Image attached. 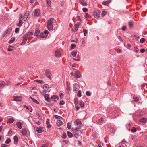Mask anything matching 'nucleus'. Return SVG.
<instances>
[{"label":"nucleus","mask_w":147,"mask_h":147,"mask_svg":"<svg viewBox=\"0 0 147 147\" xmlns=\"http://www.w3.org/2000/svg\"><path fill=\"white\" fill-rule=\"evenodd\" d=\"M54 117L56 119H62V118L60 116L57 115H54Z\"/></svg>","instance_id":"nucleus-40"},{"label":"nucleus","mask_w":147,"mask_h":147,"mask_svg":"<svg viewBox=\"0 0 147 147\" xmlns=\"http://www.w3.org/2000/svg\"><path fill=\"white\" fill-rule=\"evenodd\" d=\"M19 28H16L15 30V32L16 33H18L19 32Z\"/></svg>","instance_id":"nucleus-63"},{"label":"nucleus","mask_w":147,"mask_h":147,"mask_svg":"<svg viewBox=\"0 0 147 147\" xmlns=\"http://www.w3.org/2000/svg\"><path fill=\"white\" fill-rule=\"evenodd\" d=\"M46 124L48 128H50L51 127V126L49 122V120L48 119H46Z\"/></svg>","instance_id":"nucleus-25"},{"label":"nucleus","mask_w":147,"mask_h":147,"mask_svg":"<svg viewBox=\"0 0 147 147\" xmlns=\"http://www.w3.org/2000/svg\"><path fill=\"white\" fill-rule=\"evenodd\" d=\"M74 103L75 105H78V98H74Z\"/></svg>","instance_id":"nucleus-39"},{"label":"nucleus","mask_w":147,"mask_h":147,"mask_svg":"<svg viewBox=\"0 0 147 147\" xmlns=\"http://www.w3.org/2000/svg\"><path fill=\"white\" fill-rule=\"evenodd\" d=\"M102 4L104 5L108 6L109 3L105 1L103 2L102 3Z\"/></svg>","instance_id":"nucleus-62"},{"label":"nucleus","mask_w":147,"mask_h":147,"mask_svg":"<svg viewBox=\"0 0 147 147\" xmlns=\"http://www.w3.org/2000/svg\"><path fill=\"white\" fill-rule=\"evenodd\" d=\"M74 76L76 79L80 78L81 77V75L79 71L76 72L74 74Z\"/></svg>","instance_id":"nucleus-15"},{"label":"nucleus","mask_w":147,"mask_h":147,"mask_svg":"<svg viewBox=\"0 0 147 147\" xmlns=\"http://www.w3.org/2000/svg\"><path fill=\"white\" fill-rule=\"evenodd\" d=\"M80 88V86L78 84L75 83L73 86V91L75 92H77L78 90Z\"/></svg>","instance_id":"nucleus-4"},{"label":"nucleus","mask_w":147,"mask_h":147,"mask_svg":"<svg viewBox=\"0 0 147 147\" xmlns=\"http://www.w3.org/2000/svg\"><path fill=\"white\" fill-rule=\"evenodd\" d=\"M85 17L86 18H92L91 16L89 15L88 13H86V15L85 16Z\"/></svg>","instance_id":"nucleus-50"},{"label":"nucleus","mask_w":147,"mask_h":147,"mask_svg":"<svg viewBox=\"0 0 147 147\" xmlns=\"http://www.w3.org/2000/svg\"><path fill=\"white\" fill-rule=\"evenodd\" d=\"M43 88L44 89H48L50 88V87L47 84H45L43 86Z\"/></svg>","instance_id":"nucleus-37"},{"label":"nucleus","mask_w":147,"mask_h":147,"mask_svg":"<svg viewBox=\"0 0 147 147\" xmlns=\"http://www.w3.org/2000/svg\"><path fill=\"white\" fill-rule=\"evenodd\" d=\"M21 133L22 135L26 136L27 135V131L26 129H23L22 130Z\"/></svg>","instance_id":"nucleus-21"},{"label":"nucleus","mask_w":147,"mask_h":147,"mask_svg":"<svg viewBox=\"0 0 147 147\" xmlns=\"http://www.w3.org/2000/svg\"><path fill=\"white\" fill-rule=\"evenodd\" d=\"M100 12L99 10H95L93 13L94 17L96 18H98L100 17Z\"/></svg>","instance_id":"nucleus-2"},{"label":"nucleus","mask_w":147,"mask_h":147,"mask_svg":"<svg viewBox=\"0 0 147 147\" xmlns=\"http://www.w3.org/2000/svg\"><path fill=\"white\" fill-rule=\"evenodd\" d=\"M59 97L57 95H53L51 97V99H53V100L55 102H57V100H55L57 99L58 100L59 99Z\"/></svg>","instance_id":"nucleus-18"},{"label":"nucleus","mask_w":147,"mask_h":147,"mask_svg":"<svg viewBox=\"0 0 147 147\" xmlns=\"http://www.w3.org/2000/svg\"><path fill=\"white\" fill-rule=\"evenodd\" d=\"M66 89L68 92H69L71 90V88L69 85H67L66 87Z\"/></svg>","instance_id":"nucleus-45"},{"label":"nucleus","mask_w":147,"mask_h":147,"mask_svg":"<svg viewBox=\"0 0 147 147\" xmlns=\"http://www.w3.org/2000/svg\"><path fill=\"white\" fill-rule=\"evenodd\" d=\"M40 32L39 29L38 28H36L35 30V32L34 35L36 36H37L40 33Z\"/></svg>","instance_id":"nucleus-19"},{"label":"nucleus","mask_w":147,"mask_h":147,"mask_svg":"<svg viewBox=\"0 0 147 147\" xmlns=\"http://www.w3.org/2000/svg\"><path fill=\"white\" fill-rule=\"evenodd\" d=\"M145 41V39L144 38H142L140 39V42L141 43H142L144 42Z\"/></svg>","instance_id":"nucleus-47"},{"label":"nucleus","mask_w":147,"mask_h":147,"mask_svg":"<svg viewBox=\"0 0 147 147\" xmlns=\"http://www.w3.org/2000/svg\"><path fill=\"white\" fill-rule=\"evenodd\" d=\"M67 134L68 136L70 138H72L73 136L72 134L70 131H67Z\"/></svg>","instance_id":"nucleus-35"},{"label":"nucleus","mask_w":147,"mask_h":147,"mask_svg":"<svg viewBox=\"0 0 147 147\" xmlns=\"http://www.w3.org/2000/svg\"><path fill=\"white\" fill-rule=\"evenodd\" d=\"M78 104L82 109L84 108V103L81 100L79 101Z\"/></svg>","instance_id":"nucleus-22"},{"label":"nucleus","mask_w":147,"mask_h":147,"mask_svg":"<svg viewBox=\"0 0 147 147\" xmlns=\"http://www.w3.org/2000/svg\"><path fill=\"white\" fill-rule=\"evenodd\" d=\"M98 121L99 122H100V123H103L104 121L103 117H101V118L98 120Z\"/></svg>","instance_id":"nucleus-60"},{"label":"nucleus","mask_w":147,"mask_h":147,"mask_svg":"<svg viewBox=\"0 0 147 147\" xmlns=\"http://www.w3.org/2000/svg\"><path fill=\"white\" fill-rule=\"evenodd\" d=\"M61 53L59 51H56L55 52V55L57 57H59L61 55Z\"/></svg>","instance_id":"nucleus-28"},{"label":"nucleus","mask_w":147,"mask_h":147,"mask_svg":"<svg viewBox=\"0 0 147 147\" xmlns=\"http://www.w3.org/2000/svg\"><path fill=\"white\" fill-rule=\"evenodd\" d=\"M36 115L37 116V117H38V119L39 120H41L42 119V117L41 116L40 114L39 113H36Z\"/></svg>","instance_id":"nucleus-36"},{"label":"nucleus","mask_w":147,"mask_h":147,"mask_svg":"<svg viewBox=\"0 0 147 147\" xmlns=\"http://www.w3.org/2000/svg\"><path fill=\"white\" fill-rule=\"evenodd\" d=\"M76 47V46L75 44H71V46L70 47V49H74V48Z\"/></svg>","instance_id":"nucleus-41"},{"label":"nucleus","mask_w":147,"mask_h":147,"mask_svg":"<svg viewBox=\"0 0 147 147\" xmlns=\"http://www.w3.org/2000/svg\"><path fill=\"white\" fill-rule=\"evenodd\" d=\"M128 24L129 27L130 28H132L133 26V21H130L128 23Z\"/></svg>","instance_id":"nucleus-27"},{"label":"nucleus","mask_w":147,"mask_h":147,"mask_svg":"<svg viewBox=\"0 0 147 147\" xmlns=\"http://www.w3.org/2000/svg\"><path fill=\"white\" fill-rule=\"evenodd\" d=\"M9 83V81H6V82H5L3 81L0 80V88L3 87L5 85H8Z\"/></svg>","instance_id":"nucleus-6"},{"label":"nucleus","mask_w":147,"mask_h":147,"mask_svg":"<svg viewBox=\"0 0 147 147\" xmlns=\"http://www.w3.org/2000/svg\"><path fill=\"white\" fill-rule=\"evenodd\" d=\"M56 124L58 126H60L62 125L63 122L59 120L57 121Z\"/></svg>","instance_id":"nucleus-24"},{"label":"nucleus","mask_w":147,"mask_h":147,"mask_svg":"<svg viewBox=\"0 0 147 147\" xmlns=\"http://www.w3.org/2000/svg\"><path fill=\"white\" fill-rule=\"evenodd\" d=\"M75 124L76 125L79 126V127H80L82 126L81 121L79 119H77L75 121Z\"/></svg>","instance_id":"nucleus-17"},{"label":"nucleus","mask_w":147,"mask_h":147,"mask_svg":"<svg viewBox=\"0 0 147 147\" xmlns=\"http://www.w3.org/2000/svg\"><path fill=\"white\" fill-rule=\"evenodd\" d=\"M134 51L136 53H137L139 51L138 48V47H134Z\"/></svg>","instance_id":"nucleus-48"},{"label":"nucleus","mask_w":147,"mask_h":147,"mask_svg":"<svg viewBox=\"0 0 147 147\" xmlns=\"http://www.w3.org/2000/svg\"><path fill=\"white\" fill-rule=\"evenodd\" d=\"M22 15H21L20 16V18H19V22H18V24H16V26H18V27H21L22 26V24L23 23V22L22 21V20L21 19V18L22 17Z\"/></svg>","instance_id":"nucleus-11"},{"label":"nucleus","mask_w":147,"mask_h":147,"mask_svg":"<svg viewBox=\"0 0 147 147\" xmlns=\"http://www.w3.org/2000/svg\"><path fill=\"white\" fill-rule=\"evenodd\" d=\"M32 101L34 102L35 103L37 104H39V102H38L34 98L33 100H32Z\"/></svg>","instance_id":"nucleus-61"},{"label":"nucleus","mask_w":147,"mask_h":147,"mask_svg":"<svg viewBox=\"0 0 147 147\" xmlns=\"http://www.w3.org/2000/svg\"><path fill=\"white\" fill-rule=\"evenodd\" d=\"M40 14V11L38 9H35L34 11V15L36 16H39Z\"/></svg>","instance_id":"nucleus-9"},{"label":"nucleus","mask_w":147,"mask_h":147,"mask_svg":"<svg viewBox=\"0 0 147 147\" xmlns=\"http://www.w3.org/2000/svg\"><path fill=\"white\" fill-rule=\"evenodd\" d=\"M83 32L84 33V36H86L88 33V31L86 29H84L83 30Z\"/></svg>","instance_id":"nucleus-46"},{"label":"nucleus","mask_w":147,"mask_h":147,"mask_svg":"<svg viewBox=\"0 0 147 147\" xmlns=\"http://www.w3.org/2000/svg\"><path fill=\"white\" fill-rule=\"evenodd\" d=\"M45 75L46 76V77L50 79L51 80V73L50 69H46L45 71Z\"/></svg>","instance_id":"nucleus-3"},{"label":"nucleus","mask_w":147,"mask_h":147,"mask_svg":"<svg viewBox=\"0 0 147 147\" xmlns=\"http://www.w3.org/2000/svg\"><path fill=\"white\" fill-rule=\"evenodd\" d=\"M67 127L68 129H71V123H68L67 124Z\"/></svg>","instance_id":"nucleus-51"},{"label":"nucleus","mask_w":147,"mask_h":147,"mask_svg":"<svg viewBox=\"0 0 147 147\" xmlns=\"http://www.w3.org/2000/svg\"><path fill=\"white\" fill-rule=\"evenodd\" d=\"M79 2L83 6H86L87 5V3L86 1L84 0H79Z\"/></svg>","instance_id":"nucleus-13"},{"label":"nucleus","mask_w":147,"mask_h":147,"mask_svg":"<svg viewBox=\"0 0 147 147\" xmlns=\"http://www.w3.org/2000/svg\"><path fill=\"white\" fill-rule=\"evenodd\" d=\"M11 142V140L10 139L8 138L5 141V143L6 144H8Z\"/></svg>","instance_id":"nucleus-44"},{"label":"nucleus","mask_w":147,"mask_h":147,"mask_svg":"<svg viewBox=\"0 0 147 147\" xmlns=\"http://www.w3.org/2000/svg\"><path fill=\"white\" fill-rule=\"evenodd\" d=\"M27 39V37L26 36V35H24L23 37L22 42L21 43V45H24L25 44L26 42Z\"/></svg>","instance_id":"nucleus-8"},{"label":"nucleus","mask_w":147,"mask_h":147,"mask_svg":"<svg viewBox=\"0 0 147 147\" xmlns=\"http://www.w3.org/2000/svg\"><path fill=\"white\" fill-rule=\"evenodd\" d=\"M133 99L135 101L138 102L139 100V99L138 97H134Z\"/></svg>","instance_id":"nucleus-53"},{"label":"nucleus","mask_w":147,"mask_h":147,"mask_svg":"<svg viewBox=\"0 0 147 147\" xmlns=\"http://www.w3.org/2000/svg\"><path fill=\"white\" fill-rule=\"evenodd\" d=\"M41 128V127H36V132L39 133H41L42 132H43L44 131L42 130Z\"/></svg>","instance_id":"nucleus-23"},{"label":"nucleus","mask_w":147,"mask_h":147,"mask_svg":"<svg viewBox=\"0 0 147 147\" xmlns=\"http://www.w3.org/2000/svg\"><path fill=\"white\" fill-rule=\"evenodd\" d=\"M14 121V120L13 118H11L9 119L7 121V123H13Z\"/></svg>","instance_id":"nucleus-31"},{"label":"nucleus","mask_w":147,"mask_h":147,"mask_svg":"<svg viewBox=\"0 0 147 147\" xmlns=\"http://www.w3.org/2000/svg\"><path fill=\"white\" fill-rule=\"evenodd\" d=\"M81 24V23L80 22V23H79L78 24H75V28H74L75 30L73 28H72V31L73 32H76L78 30V28L80 26Z\"/></svg>","instance_id":"nucleus-12"},{"label":"nucleus","mask_w":147,"mask_h":147,"mask_svg":"<svg viewBox=\"0 0 147 147\" xmlns=\"http://www.w3.org/2000/svg\"><path fill=\"white\" fill-rule=\"evenodd\" d=\"M46 2L48 4V5H49V6L50 7L51 6V1L50 0H46Z\"/></svg>","instance_id":"nucleus-42"},{"label":"nucleus","mask_w":147,"mask_h":147,"mask_svg":"<svg viewBox=\"0 0 147 147\" xmlns=\"http://www.w3.org/2000/svg\"><path fill=\"white\" fill-rule=\"evenodd\" d=\"M83 12H86L88 11V9L86 8H84L82 9Z\"/></svg>","instance_id":"nucleus-58"},{"label":"nucleus","mask_w":147,"mask_h":147,"mask_svg":"<svg viewBox=\"0 0 147 147\" xmlns=\"http://www.w3.org/2000/svg\"><path fill=\"white\" fill-rule=\"evenodd\" d=\"M44 97L45 100L47 101L48 102H51V100L49 98V96L48 94H45L44 96Z\"/></svg>","instance_id":"nucleus-14"},{"label":"nucleus","mask_w":147,"mask_h":147,"mask_svg":"<svg viewBox=\"0 0 147 147\" xmlns=\"http://www.w3.org/2000/svg\"><path fill=\"white\" fill-rule=\"evenodd\" d=\"M115 129L113 127H111L110 128V131L111 133H113L115 131Z\"/></svg>","instance_id":"nucleus-55"},{"label":"nucleus","mask_w":147,"mask_h":147,"mask_svg":"<svg viewBox=\"0 0 147 147\" xmlns=\"http://www.w3.org/2000/svg\"><path fill=\"white\" fill-rule=\"evenodd\" d=\"M86 94L88 96H90L91 95V93L90 92L87 91L86 92Z\"/></svg>","instance_id":"nucleus-57"},{"label":"nucleus","mask_w":147,"mask_h":147,"mask_svg":"<svg viewBox=\"0 0 147 147\" xmlns=\"http://www.w3.org/2000/svg\"><path fill=\"white\" fill-rule=\"evenodd\" d=\"M114 49L117 53H119L122 51L121 49Z\"/></svg>","instance_id":"nucleus-52"},{"label":"nucleus","mask_w":147,"mask_h":147,"mask_svg":"<svg viewBox=\"0 0 147 147\" xmlns=\"http://www.w3.org/2000/svg\"><path fill=\"white\" fill-rule=\"evenodd\" d=\"M77 95L80 97L81 96V91L80 90H78V92Z\"/></svg>","instance_id":"nucleus-49"},{"label":"nucleus","mask_w":147,"mask_h":147,"mask_svg":"<svg viewBox=\"0 0 147 147\" xmlns=\"http://www.w3.org/2000/svg\"><path fill=\"white\" fill-rule=\"evenodd\" d=\"M29 13L30 12L29 11H27L25 12L24 15L23 17L22 20L24 21H25L26 20L27 18L29 15Z\"/></svg>","instance_id":"nucleus-7"},{"label":"nucleus","mask_w":147,"mask_h":147,"mask_svg":"<svg viewBox=\"0 0 147 147\" xmlns=\"http://www.w3.org/2000/svg\"><path fill=\"white\" fill-rule=\"evenodd\" d=\"M77 53V51L76 50H74L71 53V55L74 57H75Z\"/></svg>","instance_id":"nucleus-33"},{"label":"nucleus","mask_w":147,"mask_h":147,"mask_svg":"<svg viewBox=\"0 0 147 147\" xmlns=\"http://www.w3.org/2000/svg\"><path fill=\"white\" fill-rule=\"evenodd\" d=\"M80 127H77L74 128H72V131L75 138H77L79 137V132Z\"/></svg>","instance_id":"nucleus-1"},{"label":"nucleus","mask_w":147,"mask_h":147,"mask_svg":"<svg viewBox=\"0 0 147 147\" xmlns=\"http://www.w3.org/2000/svg\"><path fill=\"white\" fill-rule=\"evenodd\" d=\"M47 28L50 31L53 30V26L52 24H49V25L47 24Z\"/></svg>","instance_id":"nucleus-20"},{"label":"nucleus","mask_w":147,"mask_h":147,"mask_svg":"<svg viewBox=\"0 0 147 147\" xmlns=\"http://www.w3.org/2000/svg\"><path fill=\"white\" fill-rule=\"evenodd\" d=\"M12 28L10 27L8 28L4 33L3 36H5L6 34H8L11 31Z\"/></svg>","instance_id":"nucleus-10"},{"label":"nucleus","mask_w":147,"mask_h":147,"mask_svg":"<svg viewBox=\"0 0 147 147\" xmlns=\"http://www.w3.org/2000/svg\"><path fill=\"white\" fill-rule=\"evenodd\" d=\"M14 141V144H17L18 141V137L16 136H14L13 138Z\"/></svg>","instance_id":"nucleus-26"},{"label":"nucleus","mask_w":147,"mask_h":147,"mask_svg":"<svg viewBox=\"0 0 147 147\" xmlns=\"http://www.w3.org/2000/svg\"><path fill=\"white\" fill-rule=\"evenodd\" d=\"M33 34V32L31 31H29L26 34H25V35H26V36L27 37H28L30 35H32Z\"/></svg>","instance_id":"nucleus-32"},{"label":"nucleus","mask_w":147,"mask_h":147,"mask_svg":"<svg viewBox=\"0 0 147 147\" xmlns=\"http://www.w3.org/2000/svg\"><path fill=\"white\" fill-rule=\"evenodd\" d=\"M16 125L20 129L22 128V123L20 122H18L16 123Z\"/></svg>","instance_id":"nucleus-30"},{"label":"nucleus","mask_w":147,"mask_h":147,"mask_svg":"<svg viewBox=\"0 0 147 147\" xmlns=\"http://www.w3.org/2000/svg\"><path fill=\"white\" fill-rule=\"evenodd\" d=\"M53 23V19L52 18H50L48 21L47 24L49 25V24H52Z\"/></svg>","instance_id":"nucleus-29"},{"label":"nucleus","mask_w":147,"mask_h":147,"mask_svg":"<svg viewBox=\"0 0 147 147\" xmlns=\"http://www.w3.org/2000/svg\"><path fill=\"white\" fill-rule=\"evenodd\" d=\"M106 13L107 11H103L101 15L102 16H104Z\"/></svg>","instance_id":"nucleus-59"},{"label":"nucleus","mask_w":147,"mask_h":147,"mask_svg":"<svg viewBox=\"0 0 147 147\" xmlns=\"http://www.w3.org/2000/svg\"><path fill=\"white\" fill-rule=\"evenodd\" d=\"M63 139H65L67 137V135L65 132H64L61 136Z\"/></svg>","instance_id":"nucleus-38"},{"label":"nucleus","mask_w":147,"mask_h":147,"mask_svg":"<svg viewBox=\"0 0 147 147\" xmlns=\"http://www.w3.org/2000/svg\"><path fill=\"white\" fill-rule=\"evenodd\" d=\"M15 98L13 99V100L15 101H20L22 100L21 98L19 96H14Z\"/></svg>","instance_id":"nucleus-16"},{"label":"nucleus","mask_w":147,"mask_h":147,"mask_svg":"<svg viewBox=\"0 0 147 147\" xmlns=\"http://www.w3.org/2000/svg\"><path fill=\"white\" fill-rule=\"evenodd\" d=\"M131 131L132 132H135L136 131V130L135 127H133L131 129Z\"/></svg>","instance_id":"nucleus-56"},{"label":"nucleus","mask_w":147,"mask_h":147,"mask_svg":"<svg viewBox=\"0 0 147 147\" xmlns=\"http://www.w3.org/2000/svg\"><path fill=\"white\" fill-rule=\"evenodd\" d=\"M34 81H36L37 82H38L40 83H42L43 82V81L42 80H40L38 79H36L34 80Z\"/></svg>","instance_id":"nucleus-43"},{"label":"nucleus","mask_w":147,"mask_h":147,"mask_svg":"<svg viewBox=\"0 0 147 147\" xmlns=\"http://www.w3.org/2000/svg\"><path fill=\"white\" fill-rule=\"evenodd\" d=\"M49 33V31L47 30H45L43 32L40 34V36L41 38L45 37L47 36Z\"/></svg>","instance_id":"nucleus-5"},{"label":"nucleus","mask_w":147,"mask_h":147,"mask_svg":"<svg viewBox=\"0 0 147 147\" xmlns=\"http://www.w3.org/2000/svg\"><path fill=\"white\" fill-rule=\"evenodd\" d=\"M9 47L7 49V50L8 51H11L12 50V49H11V48H9V47H12V48H13L14 47H13L11 46V45H9Z\"/></svg>","instance_id":"nucleus-54"},{"label":"nucleus","mask_w":147,"mask_h":147,"mask_svg":"<svg viewBox=\"0 0 147 147\" xmlns=\"http://www.w3.org/2000/svg\"><path fill=\"white\" fill-rule=\"evenodd\" d=\"M15 39V37H13L9 41L8 43L9 44L13 43Z\"/></svg>","instance_id":"nucleus-34"},{"label":"nucleus","mask_w":147,"mask_h":147,"mask_svg":"<svg viewBox=\"0 0 147 147\" xmlns=\"http://www.w3.org/2000/svg\"><path fill=\"white\" fill-rule=\"evenodd\" d=\"M65 103V102L63 100H61L60 101V105H63Z\"/></svg>","instance_id":"nucleus-64"}]
</instances>
